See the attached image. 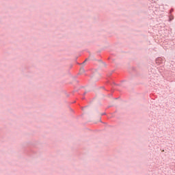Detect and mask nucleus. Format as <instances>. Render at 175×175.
Wrapping results in <instances>:
<instances>
[{
    "mask_svg": "<svg viewBox=\"0 0 175 175\" xmlns=\"http://www.w3.org/2000/svg\"><path fill=\"white\" fill-rule=\"evenodd\" d=\"M85 61H87V60H85V61L83 62V64H85Z\"/></svg>",
    "mask_w": 175,
    "mask_h": 175,
    "instance_id": "nucleus-5",
    "label": "nucleus"
},
{
    "mask_svg": "<svg viewBox=\"0 0 175 175\" xmlns=\"http://www.w3.org/2000/svg\"><path fill=\"white\" fill-rule=\"evenodd\" d=\"M155 12H158V10H155Z\"/></svg>",
    "mask_w": 175,
    "mask_h": 175,
    "instance_id": "nucleus-4",
    "label": "nucleus"
},
{
    "mask_svg": "<svg viewBox=\"0 0 175 175\" xmlns=\"http://www.w3.org/2000/svg\"><path fill=\"white\" fill-rule=\"evenodd\" d=\"M162 62H163V59H162L161 57H157L155 59V64L157 65H161V64H162Z\"/></svg>",
    "mask_w": 175,
    "mask_h": 175,
    "instance_id": "nucleus-1",
    "label": "nucleus"
},
{
    "mask_svg": "<svg viewBox=\"0 0 175 175\" xmlns=\"http://www.w3.org/2000/svg\"><path fill=\"white\" fill-rule=\"evenodd\" d=\"M81 71L84 72V69H83V68L81 69Z\"/></svg>",
    "mask_w": 175,
    "mask_h": 175,
    "instance_id": "nucleus-3",
    "label": "nucleus"
},
{
    "mask_svg": "<svg viewBox=\"0 0 175 175\" xmlns=\"http://www.w3.org/2000/svg\"><path fill=\"white\" fill-rule=\"evenodd\" d=\"M154 14H156L157 16H159V14H158V13L157 14V13L154 12Z\"/></svg>",
    "mask_w": 175,
    "mask_h": 175,
    "instance_id": "nucleus-2",
    "label": "nucleus"
}]
</instances>
